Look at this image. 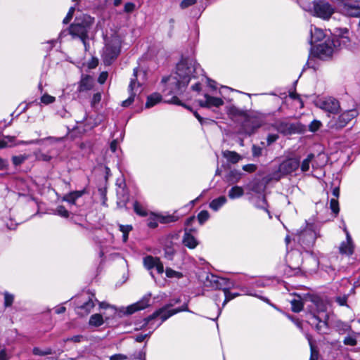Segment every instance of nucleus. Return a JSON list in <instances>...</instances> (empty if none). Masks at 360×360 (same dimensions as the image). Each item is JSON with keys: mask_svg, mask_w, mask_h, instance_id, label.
<instances>
[{"mask_svg": "<svg viewBox=\"0 0 360 360\" xmlns=\"http://www.w3.org/2000/svg\"><path fill=\"white\" fill-rule=\"evenodd\" d=\"M198 220L200 225H202L210 218V214L207 210H202L198 214Z\"/></svg>", "mask_w": 360, "mask_h": 360, "instance_id": "c03bdc74", "label": "nucleus"}, {"mask_svg": "<svg viewBox=\"0 0 360 360\" xmlns=\"http://www.w3.org/2000/svg\"><path fill=\"white\" fill-rule=\"evenodd\" d=\"M157 264L155 266L154 268H155L158 274H161L164 272V266L162 262L160 261V258L158 259V262H157Z\"/></svg>", "mask_w": 360, "mask_h": 360, "instance_id": "338daca9", "label": "nucleus"}, {"mask_svg": "<svg viewBox=\"0 0 360 360\" xmlns=\"http://www.w3.org/2000/svg\"><path fill=\"white\" fill-rule=\"evenodd\" d=\"M230 280L218 277L214 274H209L206 278V285L214 289H221L228 285Z\"/></svg>", "mask_w": 360, "mask_h": 360, "instance_id": "f3484780", "label": "nucleus"}, {"mask_svg": "<svg viewBox=\"0 0 360 360\" xmlns=\"http://www.w3.org/2000/svg\"><path fill=\"white\" fill-rule=\"evenodd\" d=\"M324 37L323 31L321 29L311 26L309 42L311 45L322 40Z\"/></svg>", "mask_w": 360, "mask_h": 360, "instance_id": "cd10ccee", "label": "nucleus"}, {"mask_svg": "<svg viewBox=\"0 0 360 360\" xmlns=\"http://www.w3.org/2000/svg\"><path fill=\"white\" fill-rule=\"evenodd\" d=\"M165 274H166L167 277H168V278H181L183 277L182 273L174 271L170 268L166 269Z\"/></svg>", "mask_w": 360, "mask_h": 360, "instance_id": "37998d69", "label": "nucleus"}, {"mask_svg": "<svg viewBox=\"0 0 360 360\" xmlns=\"http://www.w3.org/2000/svg\"><path fill=\"white\" fill-rule=\"evenodd\" d=\"M103 316L105 317V320L109 319V317L105 316V314L103 315L100 314H94L91 315L89 321V325L95 327H99L102 326L104 323Z\"/></svg>", "mask_w": 360, "mask_h": 360, "instance_id": "c756f323", "label": "nucleus"}, {"mask_svg": "<svg viewBox=\"0 0 360 360\" xmlns=\"http://www.w3.org/2000/svg\"><path fill=\"white\" fill-rule=\"evenodd\" d=\"M95 301L98 302L95 295L89 292L77 296L74 300L75 312L80 316H87L94 307Z\"/></svg>", "mask_w": 360, "mask_h": 360, "instance_id": "423d86ee", "label": "nucleus"}, {"mask_svg": "<svg viewBox=\"0 0 360 360\" xmlns=\"http://www.w3.org/2000/svg\"><path fill=\"white\" fill-rule=\"evenodd\" d=\"M32 353L37 356H46L53 354V350L51 348H46L44 349H41L39 347H34L32 349Z\"/></svg>", "mask_w": 360, "mask_h": 360, "instance_id": "79ce46f5", "label": "nucleus"}, {"mask_svg": "<svg viewBox=\"0 0 360 360\" xmlns=\"http://www.w3.org/2000/svg\"><path fill=\"white\" fill-rule=\"evenodd\" d=\"M348 295H338L335 298V301L340 306H347Z\"/></svg>", "mask_w": 360, "mask_h": 360, "instance_id": "de8ad7c7", "label": "nucleus"}, {"mask_svg": "<svg viewBox=\"0 0 360 360\" xmlns=\"http://www.w3.org/2000/svg\"><path fill=\"white\" fill-rule=\"evenodd\" d=\"M321 123L320 121H318V120H314L312 121L309 126V130L312 132H315L318 129H319V128L321 127Z\"/></svg>", "mask_w": 360, "mask_h": 360, "instance_id": "864d4df0", "label": "nucleus"}, {"mask_svg": "<svg viewBox=\"0 0 360 360\" xmlns=\"http://www.w3.org/2000/svg\"><path fill=\"white\" fill-rule=\"evenodd\" d=\"M340 46V41L337 38H327L324 42L320 43L314 50V55L321 60L330 58L335 49Z\"/></svg>", "mask_w": 360, "mask_h": 360, "instance_id": "0eeeda50", "label": "nucleus"}, {"mask_svg": "<svg viewBox=\"0 0 360 360\" xmlns=\"http://www.w3.org/2000/svg\"><path fill=\"white\" fill-rule=\"evenodd\" d=\"M84 193V190L70 192L63 197V200L67 201L70 204L74 205L75 204L76 200L82 197Z\"/></svg>", "mask_w": 360, "mask_h": 360, "instance_id": "2f4dec72", "label": "nucleus"}, {"mask_svg": "<svg viewBox=\"0 0 360 360\" xmlns=\"http://www.w3.org/2000/svg\"><path fill=\"white\" fill-rule=\"evenodd\" d=\"M300 168V160L297 158H288L278 166V169L269 174L267 181H279L283 176L291 174Z\"/></svg>", "mask_w": 360, "mask_h": 360, "instance_id": "39448f33", "label": "nucleus"}, {"mask_svg": "<svg viewBox=\"0 0 360 360\" xmlns=\"http://www.w3.org/2000/svg\"><path fill=\"white\" fill-rule=\"evenodd\" d=\"M306 338L309 342V345L310 346V350H311V356L309 360H318L319 358V352L316 349L315 346L314 345L312 338L309 334L306 335Z\"/></svg>", "mask_w": 360, "mask_h": 360, "instance_id": "ea45409f", "label": "nucleus"}, {"mask_svg": "<svg viewBox=\"0 0 360 360\" xmlns=\"http://www.w3.org/2000/svg\"><path fill=\"white\" fill-rule=\"evenodd\" d=\"M6 140H0V149L6 148L8 146H12L13 145L8 146V143H13V142L15 141V136H7L5 137Z\"/></svg>", "mask_w": 360, "mask_h": 360, "instance_id": "09e8293b", "label": "nucleus"}, {"mask_svg": "<svg viewBox=\"0 0 360 360\" xmlns=\"http://www.w3.org/2000/svg\"><path fill=\"white\" fill-rule=\"evenodd\" d=\"M314 158V155L310 153L304 160H303L302 162H300V168L302 172H307L309 171L310 165Z\"/></svg>", "mask_w": 360, "mask_h": 360, "instance_id": "f704fd0d", "label": "nucleus"}, {"mask_svg": "<svg viewBox=\"0 0 360 360\" xmlns=\"http://www.w3.org/2000/svg\"><path fill=\"white\" fill-rule=\"evenodd\" d=\"M193 231V229H185L182 239L183 244L190 249H194L198 245V241L191 233Z\"/></svg>", "mask_w": 360, "mask_h": 360, "instance_id": "4be33fe9", "label": "nucleus"}, {"mask_svg": "<svg viewBox=\"0 0 360 360\" xmlns=\"http://www.w3.org/2000/svg\"><path fill=\"white\" fill-rule=\"evenodd\" d=\"M315 104L316 107L331 114L338 113L340 109L339 101L333 97L319 99Z\"/></svg>", "mask_w": 360, "mask_h": 360, "instance_id": "ddd939ff", "label": "nucleus"}, {"mask_svg": "<svg viewBox=\"0 0 360 360\" xmlns=\"http://www.w3.org/2000/svg\"><path fill=\"white\" fill-rule=\"evenodd\" d=\"M127 359H128L127 356L122 354H114L110 357V360H127Z\"/></svg>", "mask_w": 360, "mask_h": 360, "instance_id": "69168bd1", "label": "nucleus"}, {"mask_svg": "<svg viewBox=\"0 0 360 360\" xmlns=\"http://www.w3.org/2000/svg\"><path fill=\"white\" fill-rule=\"evenodd\" d=\"M135 8V4L131 2H127L124 4V11L126 13H131Z\"/></svg>", "mask_w": 360, "mask_h": 360, "instance_id": "e2e57ef3", "label": "nucleus"}, {"mask_svg": "<svg viewBox=\"0 0 360 360\" xmlns=\"http://www.w3.org/2000/svg\"><path fill=\"white\" fill-rule=\"evenodd\" d=\"M347 335L344 338L343 343L347 346H356L357 345L356 333L352 330V332L347 333Z\"/></svg>", "mask_w": 360, "mask_h": 360, "instance_id": "c9c22d12", "label": "nucleus"}, {"mask_svg": "<svg viewBox=\"0 0 360 360\" xmlns=\"http://www.w3.org/2000/svg\"><path fill=\"white\" fill-rule=\"evenodd\" d=\"M108 74L107 72H102L99 77H98V82L100 83V84H103L105 83V82L106 81L107 78H108Z\"/></svg>", "mask_w": 360, "mask_h": 360, "instance_id": "774afa93", "label": "nucleus"}, {"mask_svg": "<svg viewBox=\"0 0 360 360\" xmlns=\"http://www.w3.org/2000/svg\"><path fill=\"white\" fill-rule=\"evenodd\" d=\"M150 296L151 295L150 293L147 294L137 302L128 306L124 314H131L137 311L142 310L148 307L150 305Z\"/></svg>", "mask_w": 360, "mask_h": 360, "instance_id": "dca6fc26", "label": "nucleus"}, {"mask_svg": "<svg viewBox=\"0 0 360 360\" xmlns=\"http://www.w3.org/2000/svg\"><path fill=\"white\" fill-rule=\"evenodd\" d=\"M307 322L309 325L315 327L316 331L320 334H327L329 330L330 322L328 323L325 319L316 314L314 312H310L307 315Z\"/></svg>", "mask_w": 360, "mask_h": 360, "instance_id": "f8f14e48", "label": "nucleus"}, {"mask_svg": "<svg viewBox=\"0 0 360 360\" xmlns=\"http://www.w3.org/2000/svg\"><path fill=\"white\" fill-rule=\"evenodd\" d=\"M98 304H99L100 309H108L109 308V309H110L112 314H116V309L115 307L110 306L108 303L104 302H98Z\"/></svg>", "mask_w": 360, "mask_h": 360, "instance_id": "bf43d9fd", "label": "nucleus"}, {"mask_svg": "<svg viewBox=\"0 0 360 360\" xmlns=\"http://www.w3.org/2000/svg\"><path fill=\"white\" fill-rule=\"evenodd\" d=\"M357 115L354 110H347L342 112L337 120H331L329 122L330 127L335 129L344 128L350 121H352Z\"/></svg>", "mask_w": 360, "mask_h": 360, "instance_id": "4468645a", "label": "nucleus"}, {"mask_svg": "<svg viewBox=\"0 0 360 360\" xmlns=\"http://www.w3.org/2000/svg\"><path fill=\"white\" fill-rule=\"evenodd\" d=\"M354 249V245L352 238L351 240L346 239V241L342 242L339 248V250L341 254L348 256L353 254Z\"/></svg>", "mask_w": 360, "mask_h": 360, "instance_id": "bb28decb", "label": "nucleus"}, {"mask_svg": "<svg viewBox=\"0 0 360 360\" xmlns=\"http://www.w3.org/2000/svg\"><path fill=\"white\" fill-rule=\"evenodd\" d=\"M75 11V8L74 6H72L69 9V11L67 14V15L65 16V18L63 19V22L64 24H68L70 22V21L72 20V16H73V14H74V12Z\"/></svg>", "mask_w": 360, "mask_h": 360, "instance_id": "6e6d98bb", "label": "nucleus"}, {"mask_svg": "<svg viewBox=\"0 0 360 360\" xmlns=\"http://www.w3.org/2000/svg\"><path fill=\"white\" fill-rule=\"evenodd\" d=\"M312 225L307 226L306 229L301 231L296 236L297 242L307 251L313 247L316 238L318 237L317 233L313 230Z\"/></svg>", "mask_w": 360, "mask_h": 360, "instance_id": "9d476101", "label": "nucleus"}, {"mask_svg": "<svg viewBox=\"0 0 360 360\" xmlns=\"http://www.w3.org/2000/svg\"><path fill=\"white\" fill-rule=\"evenodd\" d=\"M137 72L138 70L135 68L133 74L134 78L131 79L129 85V96L127 99L122 101V105L123 107H129L136 99L141 101L139 95L142 92L143 88L141 84L137 81Z\"/></svg>", "mask_w": 360, "mask_h": 360, "instance_id": "1a4fd4ad", "label": "nucleus"}, {"mask_svg": "<svg viewBox=\"0 0 360 360\" xmlns=\"http://www.w3.org/2000/svg\"><path fill=\"white\" fill-rule=\"evenodd\" d=\"M94 84V82L92 77L89 75L82 76L79 84L78 91L82 92L91 90Z\"/></svg>", "mask_w": 360, "mask_h": 360, "instance_id": "393cba45", "label": "nucleus"}, {"mask_svg": "<svg viewBox=\"0 0 360 360\" xmlns=\"http://www.w3.org/2000/svg\"><path fill=\"white\" fill-rule=\"evenodd\" d=\"M162 99V96L158 93H154L148 96L146 108H149L158 103Z\"/></svg>", "mask_w": 360, "mask_h": 360, "instance_id": "72a5a7b5", "label": "nucleus"}, {"mask_svg": "<svg viewBox=\"0 0 360 360\" xmlns=\"http://www.w3.org/2000/svg\"><path fill=\"white\" fill-rule=\"evenodd\" d=\"M14 300V297L12 294L8 292H4V306L8 307L12 305Z\"/></svg>", "mask_w": 360, "mask_h": 360, "instance_id": "8fccbe9b", "label": "nucleus"}, {"mask_svg": "<svg viewBox=\"0 0 360 360\" xmlns=\"http://www.w3.org/2000/svg\"><path fill=\"white\" fill-rule=\"evenodd\" d=\"M101 100V93H96V94H94L91 101V106L95 107L96 105H97L100 103Z\"/></svg>", "mask_w": 360, "mask_h": 360, "instance_id": "13d9d810", "label": "nucleus"}, {"mask_svg": "<svg viewBox=\"0 0 360 360\" xmlns=\"http://www.w3.org/2000/svg\"><path fill=\"white\" fill-rule=\"evenodd\" d=\"M290 303H291L292 311L295 313H298V312L301 311L302 309H303V306H304L303 302L300 296H298L296 298L292 299L290 301Z\"/></svg>", "mask_w": 360, "mask_h": 360, "instance_id": "58836bf2", "label": "nucleus"}, {"mask_svg": "<svg viewBox=\"0 0 360 360\" xmlns=\"http://www.w3.org/2000/svg\"><path fill=\"white\" fill-rule=\"evenodd\" d=\"M286 262L289 271L292 270L293 271L291 275H298L301 272L313 271L317 268L319 265L318 259L315 257L309 255L306 259L305 266L304 265L302 253L297 250H294L289 252L287 255Z\"/></svg>", "mask_w": 360, "mask_h": 360, "instance_id": "f03ea898", "label": "nucleus"}, {"mask_svg": "<svg viewBox=\"0 0 360 360\" xmlns=\"http://www.w3.org/2000/svg\"><path fill=\"white\" fill-rule=\"evenodd\" d=\"M121 44L117 37H112L105 44L102 58L105 65H110L117 58L120 53Z\"/></svg>", "mask_w": 360, "mask_h": 360, "instance_id": "6e6552de", "label": "nucleus"}, {"mask_svg": "<svg viewBox=\"0 0 360 360\" xmlns=\"http://www.w3.org/2000/svg\"><path fill=\"white\" fill-rule=\"evenodd\" d=\"M330 208L332 212L337 215L340 212L339 203L338 199L331 198L330 201Z\"/></svg>", "mask_w": 360, "mask_h": 360, "instance_id": "49530a36", "label": "nucleus"}, {"mask_svg": "<svg viewBox=\"0 0 360 360\" xmlns=\"http://www.w3.org/2000/svg\"><path fill=\"white\" fill-rule=\"evenodd\" d=\"M243 169L245 172H253L257 169V166L254 164H248L244 165Z\"/></svg>", "mask_w": 360, "mask_h": 360, "instance_id": "0e129e2a", "label": "nucleus"}, {"mask_svg": "<svg viewBox=\"0 0 360 360\" xmlns=\"http://www.w3.org/2000/svg\"><path fill=\"white\" fill-rule=\"evenodd\" d=\"M174 237V235H169L167 237V240L169 242V244H165L164 248V257L167 260H173L174 257L176 254V250L173 247L172 240Z\"/></svg>", "mask_w": 360, "mask_h": 360, "instance_id": "b1692460", "label": "nucleus"}, {"mask_svg": "<svg viewBox=\"0 0 360 360\" xmlns=\"http://www.w3.org/2000/svg\"><path fill=\"white\" fill-rule=\"evenodd\" d=\"M158 259L159 257H154L150 255L145 257L143 258L144 266L148 270L153 269L155 266L157 264Z\"/></svg>", "mask_w": 360, "mask_h": 360, "instance_id": "4c0bfd02", "label": "nucleus"}, {"mask_svg": "<svg viewBox=\"0 0 360 360\" xmlns=\"http://www.w3.org/2000/svg\"><path fill=\"white\" fill-rule=\"evenodd\" d=\"M176 70L174 75L168 77H164L162 82L165 84L164 89L165 96H171V98L165 100L166 103L181 105L178 96L183 94L191 77H195L198 68L195 60L193 58H185L176 65Z\"/></svg>", "mask_w": 360, "mask_h": 360, "instance_id": "f257e3e1", "label": "nucleus"}, {"mask_svg": "<svg viewBox=\"0 0 360 360\" xmlns=\"http://www.w3.org/2000/svg\"><path fill=\"white\" fill-rule=\"evenodd\" d=\"M233 287H234L233 283L232 282L229 281L228 283V285H226V287H224L223 288L224 300L223 304H222V307H224L231 300H233V299L236 298V297H238V296L240 295V293L231 292L229 291V290L231 288H233Z\"/></svg>", "mask_w": 360, "mask_h": 360, "instance_id": "a878e982", "label": "nucleus"}, {"mask_svg": "<svg viewBox=\"0 0 360 360\" xmlns=\"http://www.w3.org/2000/svg\"><path fill=\"white\" fill-rule=\"evenodd\" d=\"M226 202L225 196H220L212 200L210 203V207L214 211H217Z\"/></svg>", "mask_w": 360, "mask_h": 360, "instance_id": "473e14b6", "label": "nucleus"}, {"mask_svg": "<svg viewBox=\"0 0 360 360\" xmlns=\"http://www.w3.org/2000/svg\"><path fill=\"white\" fill-rule=\"evenodd\" d=\"M173 304H167L156 310L153 314L144 319V326H149L148 328L153 329L159 327L170 316L180 311H188L187 304H184L181 307L174 309H170L169 307Z\"/></svg>", "mask_w": 360, "mask_h": 360, "instance_id": "7ed1b4c3", "label": "nucleus"}, {"mask_svg": "<svg viewBox=\"0 0 360 360\" xmlns=\"http://www.w3.org/2000/svg\"><path fill=\"white\" fill-rule=\"evenodd\" d=\"M242 292L245 295L257 297L260 298L261 300L265 301L266 302H269V300L267 298L259 296L256 294H254L250 290H248L247 288H242Z\"/></svg>", "mask_w": 360, "mask_h": 360, "instance_id": "680f3d73", "label": "nucleus"}, {"mask_svg": "<svg viewBox=\"0 0 360 360\" xmlns=\"http://www.w3.org/2000/svg\"><path fill=\"white\" fill-rule=\"evenodd\" d=\"M244 194V191L242 187L235 186H233L229 191L228 195L231 199L238 198Z\"/></svg>", "mask_w": 360, "mask_h": 360, "instance_id": "e433bc0d", "label": "nucleus"}, {"mask_svg": "<svg viewBox=\"0 0 360 360\" xmlns=\"http://www.w3.org/2000/svg\"><path fill=\"white\" fill-rule=\"evenodd\" d=\"M134 212L141 217H146L148 215L147 210L137 201L134 203Z\"/></svg>", "mask_w": 360, "mask_h": 360, "instance_id": "a19ab883", "label": "nucleus"}, {"mask_svg": "<svg viewBox=\"0 0 360 360\" xmlns=\"http://www.w3.org/2000/svg\"><path fill=\"white\" fill-rule=\"evenodd\" d=\"M131 229L132 226L130 225H120V231L123 233L122 238L124 242L127 240L128 234Z\"/></svg>", "mask_w": 360, "mask_h": 360, "instance_id": "a18cd8bd", "label": "nucleus"}, {"mask_svg": "<svg viewBox=\"0 0 360 360\" xmlns=\"http://www.w3.org/2000/svg\"><path fill=\"white\" fill-rule=\"evenodd\" d=\"M259 127V125L255 123V120L250 117H246L243 123V129L246 134H252L255 129Z\"/></svg>", "mask_w": 360, "mask_h": 360, "instance_id": "c85d7f7f", "label": "nucleus"}, {"mask_svg": "<svg viewBox=\"0 0 360 360\" xmlns=\"http://www.w3.org/2000/svg\"><path fill=\"white\" fill-rule=\"evenodd\" d=\"M197 2V0H182L180 4V7L182 9H185L188 8L189 6H191L194 4H195Z\"/></svg>", "mask_w": 360, "mask_h": 360, "instance_id": "5fc2aeb1", "label": "nucleus"}, {"mask_svg": "<svg viewBox=\"0 0 360 360\" xmlns=\"http://www.w3.org/2000/svg\"><path fill=\"white\" fill-rule=\"evenodd\" d=\"M26 160V157L24 155L13 156L12 161L13 165L15 166L21 165Z\"/></svg>", "mask_w": 360, "mask_h": 360, "instance_id": "4d7b16f0", "label": "nucleus"}, {"mask_svg": "<svg viewBox=\"0 0 360 360\" xmlns=\"http://www.w3.org/2000/svg\"><path fill=\"white\" fill-rule=\"evenodd\" d=\"M312 12L314 15L324 20H328L334 13L331 5L324 1H314Z\"/></svg>", "mask_w": 360, "mask_h": 360, "instance_id": "9b49d317", "label": "nucleus"}, {"mask_svg": "<svg viewBox=\"0 0 360 360\" xmlns=\"http://www.w3.org/2000/svg\"><path fill=\"white\" fill-rule=\"evenodd\" d=\"M275 127L278 132L285 135L294 134L297 131V127L294 124L285 121L276 122Z\"/></svg>", "mask_w": 360, "mask_h": 360, "instance_id": "412c9836", "label": "nucleus"}, {"mask_svg": "<svg viewBox=\"0 0 360 360\" xmlns=\"http://www.w3.org/2000/svg\"><path fill=\"white\" fill-rule=\"evenodd\" d=\"M204 100H198V104L202 108H210L212 107L219 108L224 105V101L217 97H214L205 94Z\"/></svg>", "mask_w": 360, "mask_h": 360, "instance_id": "6ab92c4d", "label": "nucleus"}, {"mask_svg": "<svg viewBox=\"0 0 360 360\" xmlns=\"http://www.w3.org/2000/svg\"><path fill=\"white\" fill-rule=\"evenodd\" d=\"M222 155L228 162L232 164H236L241 160V156L235 151L224 150L222 152Z\"/></svg>", "mask_w": 360, "mask_h": 360, "instance_id": "7c9ffc66", "label": "nucleus"}, {"mask_svg": "<svg viewBox=\"0 0 360 360\" xmlns=\"http://www.w3.org/2000/svg\"><path fill=\"white\" fill-rule=\"evenodd\" d=\"M252 153L254 157H259L262 153V148L259 146L253 145L252 148Z\"/></svg>", "mask_w": 360, "mask_h": 360, "instance_id": "052dcab7", "label": "nucleus"}, {"mask_svg": "<svg viewBox=\"0 0 360 360\" xmlns=\"http://www.w3.org/2000/svg\"><path fill=\"white\" fill-rule=\"evenodd\" d=\"M94 22V18L88 15H83L80 18H76L69 29V32L73 37H78L84 45H86V39L88 37V32Z\"/></svg>", "mask_w": 360, "mask_h": 360, "instance_id": "20e7f679", "label": "nucleus"}, {"mask_svg": "<svg viewBox=\"0 0 360 360\" xmlns=\"http://www.w3.org/2000/svg\"><path fill=\"white\" fill-rule=\"evenodd\" d=\"M56 98L55 97L50 96L49 94H44L41 98V103L48 105L50 103H52L55 101Z\"/></svg>", "mask_w": 360, "mask_h": 360, "instance_id": "603ef678", "label": "nucleus"}, {"mask_svg": "<svg viewBox=\"0 0 360 360\" xmlns=\"http://www.w3.org/2000/svg\"><path fill=\"white\" fill-rule=\"evenodd\" d=\"M250 201L257 208L267 211V202L264 194H251V196L250 197Z\"/></svg>", "mask_w": 360, "mask_h": 360, "instance_id": "5701e85b", "label": "nucleus"}, {"mask_svg": "<svg viewBox=\"0 0 360 360\" xmlns=\"http://www.w3.org/2000/svg\"><path fill=\"white\" fill-rule=\"evenodd\" d=\"M342 13L351 17H360V0H352L343 3L340 8Z\"/></svg>", "mask_w": 360, "mask_h": 360, "instance_id": "2eb2a0df", "label": "nucleus"}, {"mask_svg": "<svg viewBox=\"0 0 360 360\" xmlns=\"http://www.w3.org/2000/svg\"><path fill=\"white\" fill-rule=\"evenodd\" d=\"M269 178V174L264 178L262 181L261 180H254L251 181L248 188L250 191L252 193L253 195H261L264 194V191L266 190V185L269 182L267 181Z\"/></svg>", "mask_w": 360, "mask_h": 360, "instance_id": "a211bd4d", "label": "nucleus"}, {"mask_svg": "<svg viewBox=\"0 0 360 360\" xmlns=\"http://www.w3.org/2000/svg\"><path fill=\"white\" fill-rule=\"evenodd\" d=\"M330 326L340 335L350 333L352 330L349 323L337 319L330 321Z\"/></svg>", "mask_w": 360, "mask_h": 360, "instance_id": "aec40b11", "label": "nucleus"}, {"mask_svg": "<svg viewBox=\"0 0 360 360\" xmlns=\"http://www.w3.org/2000/svg\"><path fill=\"white\" fill-rule=\"evenodd\" d=\"M56 213L62 217L67 218L69 217V212L64 206L62 205H60L56 208Z\"/></svg>", "mask_w": 360, "mask_h": 360, "instance_id": "3c124183", "label": "nucleus"}]
</instances>
